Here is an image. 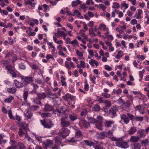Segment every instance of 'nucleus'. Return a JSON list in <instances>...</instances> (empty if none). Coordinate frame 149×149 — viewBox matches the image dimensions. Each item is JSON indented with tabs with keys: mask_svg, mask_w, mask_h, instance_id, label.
Returning a JSON list of instances; mask_svg holds the SVG:
<instances>
[{
	"mask_svg": "<svg viewBox=\"0 0 149 149\" xmlns=\"http://www.w3.org/2000/svg\"><path fill=\"white\" fill-rule=\"evenodd\" d=\"M121 120L126 124H128L130 122V120H133L134 116L129 113H127V115L124 113H121L120 115Z\"/></svg>",
	"mask_w": 149,
	"mask_h": 149,
	"instance_id": "1",
	"label": "nucleus"
},
{
	"mask_svg": "<svg viewBox=\"0 0 149 149\" xmlns=\"http://www.w3.org/2000/svg\"><path fill=\"white\" fill-rule=\"evenodd\" d=\"M60 124L63 127H67L70 126L71 124L70 121L68 119V115H66L65 117H62L60 119Z\"/></svg>",
	"mask_w": 149,
	"mask_h": 149,
	"instance_id": "2",
	"label": "nucleus"
},
{
	"mask_svg": "<svg viewBox=\"0 0 149 149\" xmlns=\"http://www.w3.org/2000/svg\"><path fill=\"white\" fill-rule=\"evenodd\" d=\"M5 68L7 70L8 74H10L13 78H16L17 75L14 70V67L11 65H7L5 66Z\"/></svg>",
	"mask_w": 149,
	"mask_h": 149,
	"instance_id": "3",
	"label": "nucleus"
},
{
	"mask_svg": "<svg viewBox=\"0 0 149 149\" xmlns=\"http://www.w3.org/2000/svg\"><path fill=\"white\" fill-rule=\"evenodd\" d=\"M118 109L116 106H113L109 109V114L112 118H114L117 116Z\"/></svg>",
	"mask_w": 149,
	"mask_h": 149,
	"instance_id": "4",
	"label": "nucleus"
},
{
	"mask_svg": "<svg viewBox=\"0 0 149 149\" xmlns=\"http://www.w3.org/2000/svg\"><path fill=\"white\" fill-rule=\"evenodd\" d=\"M70 133V131L66 127H62L60 130L58 134L60 137L65 138L68 136Z\"/></svg>",
	"mask_w": 149,
	"mask_h": 149,
	"instance_id": "5",
	"label": "nucleus"
},
{
	"mask_svg": "<svg viewBox=\"0 0 149 149\" xmlns=\"http://www.w3.org/2000/svg\"><path fill=\"white\" fill-rule=\"evenodd\" d=\"M40 121L41 124L44 126L45 128H50L54 125L52 122L50 120H48L46 121L40 120Z\"/></svg>",
	"mask_w": 149,
	"mask_h": 149,
	"instance_id": "6",
	"label": "nucleus"
},
{
	"mask_svg": "<svg viewBox=\"0 0 149 149\" xmlns=\"http://www.w3.org/2000/svg\"><path fill=\"white\" fill-rule=\"evenodd\" d=\"M20 78L21 80L23 81L22 83L24 84H28L34 81L33 77H25L21 75Z\"/></svg>",
	"mask_w": 149,
	"mask_h": 149,
	"instance_id": "7",
	"label": "nucleus"
},
{
	"mask_svg": "<svg viewBox=\"0 0 149 149\" xmlns=\"http://www.w3.org/2000/svg\"><path fill=\"white\" fill-rule=\"evenodd\" d=\"M79 125L80 127L82 128H87L90 126V123L84 120H80Z\"/></svg>",
	"mask_w": 149,
	"mask_h": 149,
	"instance_id": "8",
	"label": "nucleus"
},
{
	"mask_svg": "<svg viewBox=\"0 0 149 149\" xmlns=\"http://www.w3.org/2000/svg\"><path fill=\"white\" fill-rule=\"evenodd\" d=\"M123 139L121 138V141L116 143V146L121 148H128L129 146L127 142L123 141Z\"/></svg>",
	"mask_w": 149,
	"mask_h": 149,
	"instance_id": "9",
	"label": "nucleus"
},
{
	"mask_svg": "<svg viewBox=\"0 0 149 149\" xmlns=\"http://www.w3.org/2000/svg\"><path fill=\"white\" fill-rule=\"evenodd\" d=\"M131 104L129 100L127 101L126 102L124 103L121 106V108L123 110L128 111L130 110V107Z\"/></svg>",
	"mask_w": 149,
	"mask_h": 149,
	"instance_id": "10",
	"label": "nucleus"
},
{
	"mask_svg": "<svg viewBox=\"0 0 149 149\" xmlns=\"http://www.w3.org/2000/svg\"><path fill=\"white\" fill-rule=\"evenodd\" d=\"M65 66L68 70H71V68H75L73 63L72 61H65Z\"/></svg>",
	"mask_w": 149,
	"mask_h": 149,
	"instance_id": "11",
	"label": "nucleus"
},
{
	"mask_svg": "<svg viewBox=\"0 0 149 149\" xmlns=\"http://www.w3.org/2000/svg\"><path fill=\"white\" fill-rule=\"evenodd\" d=\"M61 137L56 136L55 139V144L54 146V148L55 149H57L58 146H60L61 143V141L60 138Z\"/></svg>",
	"mask_w": 149,
	"mask_h": 149,
	"instance_id": "12",
	"label": "nucleus"
},
{
	"mask_svg": "<svg viewBox=\"0 0 149 149\" xmlns=\"http://www.w3.org/2000/svg\"><path fill=\"white\" fill-rule=\"evenodd\" d=\"M53 144V141L52 140L47 139L43 142V145L46 147H51Z\"/></svg>",
	"mask_w": 149,
	"mask_h": 149,
	"instance_id": "13",
	"label": "nucleus"
},
{
	"mask_svg": "<svg viewBox=\"0 0 149 149\" xmlns=\"http://www.w3.org/2000/svg\"><path fill=\"white\" fill-rule=\"evenodd\" d=\"M115 123V122L113 120H105L104 124L105 127L109 128L111 127Z\"/></svg>",
	"mask_w": 149,
	"mask_h": 149,
	"instance_id": "14",
	"label": "nucleus"
},
{
	"mask_svg": "<svg viewBox=\"0 0 149 149\" xmlns=\"http://www.w3.org/2000/svg\"><path fill=\"white\" fill-rule=\"evenodd\" d=\"M146 132L143 129H140L137 131V133L140 136V138H144L146 135Z\"/></svg>",
	"mask_w": 149,
	"mask_h": 149,
	"instance_id": "15",
	"label": "nucleus"
},
{
	"mask_svg": "<svg viewBox=\"0 0 149 149\" xmlns=\"http://www.w3.org/2000/svg\"><path fill=\"white\" fill-rule=\"evenodd\" d=\"M24 83L19 82L16 79H15L14 81V84L15 86L17 88H19L23 87L24 86Z\"/></svg>",
	"mask_w": 149,
	"mask_h": 149,
	"instance_id": "16",
	"label": "nucleus"
},
{
	"mask_svg": "<svg viewBox=\"0 0 149 149\" xmlns=\"http://www.w3.org/2000/svg\"><path fill=\"white\" fill-rule=\"evenodd\" d=\"M26 147L24 144L21 142H18L15 146V149H25Z\"/></svg>",
	"mask_w": 149,
	"mask_h": 149,
	"instance_id": "17",
	"label": "nucleus"
},
{
	"mask_svg": "<svg viewBox=\"0 0 149 149\" xmlns=\"http://www.w3.org/2000/svg\"><path fill=\"white\" fill-rule=\"evenodd\" d=\"M54 109V107L48 104L45 105L44 110L45 111H51Z\"/></svg>",
	"mask_w": 149,
	"mask_h": 149,
	"instance_id": "18",
	"label": "nucleus"
},
{
	"mask_svg": "<svg viewBox=\"0 0 149 149\" xmlns=\"http://www.w3.org/2000/svg\"><path fill=\"white\" fill-rule=\"evenodd\" d=\"M68 118L71 121H73L77 120L78 118V116L74 113H72L69 115Z\"/></svg>",
	"mask_w": 149,
	"mask_h": 149,
	"instance_id": "19",
	"label": "nucleus"
},
{
	"mask_svg": "<svg viewBox=\"0 0 149 149\" xmlns=\"http://www.w3.org/2000/svg\"><path fill=\"white\" fill-rule=\"evenodd\" d=\"M141 108L140 105H136L134 107L135 110L138 111L140 113L143 114L145 113V111L144 109H142Z\"/></svg>",
	"mask_w": 149,
	"mask_h": 149,
	"instance_id": "20",
	"label": "nucleus"
},
{
	"mask_svg": "<svg viewBox=\"0 0 149 149\" xmlns=\"http://www.w3.org/2000/svg\"><path fill=\"white\" fill-rule=\"evenodd\" d=\"M38 98L39 99L42 100L44 99L46 97V95L44 93H40L37 94Z\"/></svg>",
	"mask_w": 149,
	"mask_h": 149,
	"instance_id": "21",
	"label": "nucleus"
},
{
	"mask_svg": "<svg viewBox=\"0 0 149 149\" xmlns=\"http://www.w3.org/2000/svg\"><path fill=\"white\" fill-rule=\"evenodd\" d=\"M47 96L49 98H51L52 99L58 98L57 95L55 93H52L51 92H49L48 93Z\"/></svg>",
	"mask_w": 149,
	"mask_h": 149,
	"instance_id": "22",
	"label": "nucleus"
},
{
	"mask_svg": "<svg viewBox=\"0 0 149 149\" xmlns=\"http://www.w3.org/2000/svg\"><path fill=\"white\" fill-rule=\"evenodd\" d=\"M33 116V113L28 110L25 113V116L26 119H30Z\"/></svg>",
	"mask_w": 149,
	"mask_h": 149,
	"instance_id": "23",
	"label": "nucleus"
},
{
	"mask_svg": "<svg viewBox=\"0 0 149 149\" xmlns=\"http://www.w3.org/2000/svg\"><path fill=\"white\" fill-rule=\"evenodd\" d=\"M113 129H112L111 130H109L107 132H105V137H111V136H113Z\"/></svg>",
	"mask_w": 149,
	"mask_h": 149,
	"instance_id": "24",
	"label": "nucleus"
},
{
	"mask_svg": "<svg viewBox=\"0 0 149 149\" xmlns=\"http://www.w3.org/2000/svg\"><path fill=\"white\" fill-rule=\"evenodd\" d=\"M99 29L100 30H102L104 31H107L108 28L106 26V25L103 24H100L99 25Z\"/></svg>",
	"mask_w": 149,
	"mask_h": 149,
	"instance_id": "25",
	"label": "nucleus"
},
{
	"mask_svg": "<svg viewBox=\"0 0 149 149\" xmlns=\"http://www.w3.org/2000/svg\"><path fill=\"white\" fill-rule=\"evenodd\" d=\"M82 136L81 131L79 130H77L75 132V137L77 139H81Z\"/></svg>",
	"mask_w": 149,
	"mask_h": 149,
	"instance_id": "26",
	"label": "nucleus"
},
{
	"mask_svg": "<svg viewBox=\"0 0 149 149\" xmlns=\"http://www.w3.org/2000/svg\"><path fill=\"white\" fill-rule=\"evenodd\" d=\"M63 98L65 100H68V99H70V100H73L72 97L71 95V94L69 93H67L63 97Z\"/></svg>",
	"mask_w": 149,
	"mask_h": 149,
	"instance_id": "27",
	"label": "nucleus"
},
{
	"mask_svg": "<svg viewBox=\"0 0 149 149\" xmlns=\"http://www.w3.org/2000/svg\"><path fill=\"white\" fill-rule=\"evenodd\" d=\"M17 91V89L15 87L9 88L7 89V91L10 93L14 94Z\"/></svg>",
	"mask_w": 149,
	"mask_h": 149,
	"instance_id": "28",
	"label": "nucleus"
},
{
	"mask_svg": "<svg viewBox=\"0 0 149 149\" xmlns=\"http://www.w3.org/2000/svg\"><path fill=\"white\" fill-rule=\"evenodd\" d=\"M39 108V106L37 105H32L28 109L29 111L37 110Z\"/></svg>",
	"mask_w": 149,
	"mask_h": 149,
	"instance_id": "29",
	"label": "nucleus"
},
{
	"mask_svg": "<svg viewBox=\"0 0 149 149\" xmlns=\"http://www.w3.org/2000/svg\"><path fill=\"white\" fill-rule=\"evenodd\" d=\"M140 138L138 136H132L130 138V140L132 142H136Z\"/></svg>",
	"mask_w": 149,
	"mask_h": 149,
	"instance_id": "30",
	"label": "nucleus"
},
{
	"mask_svg": "<svg viewBox=\"0 0 149 149\" xmlns=\"http://www.w3.org/2000/svg\"><path fill=\"white\" fill-rule=\"evenodd\" d=\"M136 130H137L136 127H132L128 131V132L130 134H133L136 131Z\"/></svg>",
	"mask_w": 149,
	"mask_h": 149,
	"instance_id": "31",
	"label": "nucleus"
},
{
	"mask_svg": "<svg viewBox=\"0 0 149 149\" xmlns=\"http://www.w3.org/2000/svg\"><path fill=\"white\" fill-rule=\"evenodd\" d=\"M84 142L86 145L90 146H93L95 143L91 141L87 140H85Z\"/></svg>",
	"mask_w": 149,
	"mask_h": 149,
	"instance_id": "32",
	"label": "nucleus"
},
{
	"mask_svg": "<svg viewBox=\"0 0 149 149\" xmlns=\"http://www.w3.org/2000/svg\"><path fill=\"white\" fill-rule=\"evenodd\" d=\"M81 2L79 0L74 1L72 3V7L77 6L79 4H81Z\"/></svg>",
	"mask_w": 149,
	"mask_h": 149,
	"instance_id": "33",
	"label": "nucleus"
},
{
	"mask_svg": "<svg viewBox=\"0 0 149 149\" xmlns=\"http://www.w3.org/2000/svg\"><path fill=\"white\" fill-rule=\"evenodd\" d=\"M76 53L77 55L78 56L79 59H84L83 53L81 52L79 50H77L76 51Z\"/></svg>",
	"mask_w": 149,
	"mask_h": 149,
	"instance_id": "34",
	"label": "nucleus"
},
{
	"mask_svg": "<svg viewBox=\"0 0 149 149\" xmlns=\"http://www.w3.org/2000/svg\"><path fill=\"white\" fill-rule=\"evenodd\" d=\"M123 52L122 51H119L118 52V54L115 57L116 59H120L123 56Z\"/></svg>",
	"mask_w": 149,
	"mask_h": 149,
	"instance_id": "35",
	"label": "nucleus"
},
{
	"mask_svg": "<svg viewBox=\"0 0 149 149\" xmlns=\"http://www.w3.org/2000/svg\"><path fill=\"white\" fill-rule=\"evenodd\" d=\"M41 116L43 118H47L51 116V114L49 113H43L41 114Z\"/></svg>",
	"mask_w": 149,
	"mask_h": 149,
	"instance_id": "36",
	"label": "nucleus"
},
{
	"mask_svg": "<svg viewBox=\"0 0 149 149\" xmlns=\"http://www.w3.org/2000/svg\"><path fill=\"white\" fill-rule=\"evenodd\" d=\"M14 99V97L13 96H10L7 98L5 99L4 102H8L10 103Z\"/></svg>",
	"mask_w": 149,
	"mask_h": 149,
	"instance_id": "37",
	"label": "nucleus"
},
{
	"mask_svg": "<svg viewBox=\"0 0 149 149\" xmlns=\"http://www.w3.org/2000/svg\"><path fill=\"white\" fill-rule=\"evenodd\" d=\"M35 82L39 84H42L43 85H44V82L39 78L36 79L35 80Z\"/></svg>",
	"mask_w": 149,
	"mask_h": 149,
	"instance_id": "38",
	"label": "nucleus"
},
{
	"mask_svg": "<svg viewBox=\"0 0 149 149\" xmlns=\"http://www.w3.org/2000/svg\"><path fill=\"white\" fill-rule=\"evenodd\" d=\"M88 119L90 122L92 123H97L98 121L97 120L92 117H89L88 118Z\"/></svg>",
	"mask_w": 149,
	"mask_h": 149,
	"instance_id": "39",
	"label": "nucleus"
},
{
	"mask_svg": "<svg viewBox=\"0 0 149 149\" xmlns=\"http://www.w3.org/2000/svg\"><path fill=\"white\" fill-rule=\"evenodd\" d=\"M28 91H24V93L23 94V98L24 101L25 102L27 101V99L28 96Z\"/></svg>",
	"mask_w": 149,
	"mask_h": 149,
	"instance_id": "40",
	"label": "nucleus"
},
{
	"mask_svg": "<svg viewBox=\"0 0 149 149\" xmlns=\"http://www.w3.org/2000/svg\"><path fill=\"white\" fill-rule=\"evenodd\" d=\"M56 34H58V36H66L67 35L63 31H57V32L56 33H55V35L56 36Z\"/></svg>",
	"mask_w": 149,
	"mask_h": 149,
	"instance_id": "41",
	"label": "nucleus"
},
{
	"mask_svg": "<svg viewBox=\"0 0 149 149\" xmlns=\"http://www.w3.org/2000/svg\"><path fill=\"white\" fill-rule=\"evenodd\" d=\"M69 43L70 44L73 45L74 46H75L77 45L78 44V42L76 39H75L74 40L70 41Z\"/></svg>",
	"mask_w": 149,
	"mask_h": 149,
	"instance_id": "42",
	"label": "nucleus"
},
{
	"mask_svg": "<svg viewBox=\"0 0 149 149\" xmlns=\"http://www.w3.org/2000/svg\"><path fill=\"white\" fill-rule=\"evenodd\" d=\"M110 138L112 141H116V143H117V142H118L119 141H120L121 140V138H117L114 137H110Z\"/></svg>",
	"mask_w": 149,
	"mask_h": 149,
	"instance_id": "43",
	"label": "nucleus"
},
{
	"mask_svg": "<svg viewBox=\"0 0 149 149\" xmlns=\"http://www.w3.org/2000/svg\"><path fill=\"white\" fill-rule=\"evenodd\" d=\"M40 100L38 98H36L34 99L33 102L36 104H41V102Z\"/></svg>",
	"mask_w": 149,
	"mask_h": 149,
	"instance_id": "44",
	"label": "nucleus"
},
{
	"mask_svg": "<svg viewBox=\"0 0 149 149\" xmlns=\"http://www.w3.org/2000/svg\"><path fill=\"white\" fill-rule=\"evenodd\" d=\"M61 111L59 110L58 108L56 110L54 111V113L56 114H57L58 116H59L62 114L61 113Z\"/></svg>",
	"mask_w": 149,
	"mask_h": 149,
	"instance_id": "45",
	"label": "nucleus"
},
{
	"mask_svg": "<svg viewBox=\"0 0 149 149\" xmlns=\"http://www.w3.org/2000/svg\"><path fill=\"white\" fill-rule=\"evenodd\" d=\"M100 109V107L97 104L95 105L93 108V110L95 111H99Z\"/></svg>",
	"mask_w": 149,
	"mask_h": 149,
	"instance_id": "46",
	"label": "nucleus"
},
{
	"mask_svg": "<svg viewBox=\"0 0 149 149\" xmlns=\"http://www.w3.org/2000/svg\"><path fill=\"white\" fill-rule=\"evenodd\" d=\"M113 92L115 93L117 95L120 94L122 92V90L120 88H118L117 90L114 89Z\"/></svg>",
	"mask_w": 149,
	"mask_h": 149,
	"instance_id": "47",
	"label": "nucleus"
},
{
	"mask_svg": "<svg viewBox=\"0 0 149 149\" xmlns=\"http://www.w3.org/2000/svg\"><path fill=\"white\" fill-rule=\"evenodd\" d=\"M143 117L137 116L135 117L134 116V120H135L136 121H142L143 120Z\"/></svg>",
	"mask_w": 149,
	"mask_h": 149,
	"instance_id": "48",
	"label": "nucleus"
},
{
	"mask_svg": "<svg viewBox=\"0 0 149 149\" xmlns=\"http://www.w3.org/2000/svg\"><path fill=\"white\" fill-rule=\"evenodd\" d=\"M104 103L105 104L106 107H109L111 106V102L110 101L107 100L104 101Z\"/></svg>",
	"mask_w": 149,
	"mask_h": 149,
	"instance_id": "49",
	"label": "nucleus"
},
{
	"mask_svg": "<svg viewBox=\"0 0 149 149\" xmlns=\"http://www.w3.org/2000/svg\"><path fill=\"white\" fill-rule=\"evenodd\" d=\"M19 68L21 69L25 70L26 68V65L23 63H21L19 64Z\"/></svg>",
	"mask_w": 149,
	"mask_h": 149,
	"instance_id": "50",
	"label": "nucleus"
},
{
	"mask_svg": "<svg viewBox=\"0 0 149 149\" xmlns=\"http://www.w3.org/2000/svg\"><path fill=\"white\" fill-rule=\"evenodd\" d=\"M10 144L11 145V146H12L13 147V148H15L16 146H14V145L16 143V141L14 140V139H10Z\"/></svg>",
	"mask_w": 149,
	"mask_h": 149,
	"instance_id": "51",
	"label": "nucleus"
},
{
	"mask_svg": "<svg viewBox=\"0 0 149 149\" xmlns=\"http://www.w3.org/2000/svg\"><path fill=\"white\" fill-rule=\"evenodd\" d=\"M93 147L95 149H103L102 147L100 146V145H97L96 143H95Z\"/></svg>",
	"mask_w": 149,
	"mask_h": 149,
	"instance_id": "52",
	"label": "nucleus"
},
{
	"mask_svg": "<svg viewBox=\"0 0 149 149\" xmlns=\"http://www.w3.org/2000/svg\"><path fill=\"white\" fill-rule=\"evenodd\" d=\"M93 29V28L92 29H89V34L91 35H92L91 37H95L96 35L94 32L92 30Z\"/></svg>",
	"mask_w": 149,
	"mask_h": 149,
	"instance_id": "53",
	"label": "nucleus"
},
{
	"mask_svg": "<svg viewBox=\"0 0 149 149\" xmlns=\"http://www.w3.org/2000/svg\"><path fill=\"white\" fill-rule=\"evenodd\" d=\"M149 143V141L148 140L146 139L144 140H142L141 142V143L143 145H146L147 144Z\"/></svg>",
	"mask_w": 149,
	"mask_h": 149,
	"instance_id": "54",
	"label": "nucleus"
},
{
	"mask_svg": "<svg viewBox=\"0 0 149 149\" xmlns=\"http://www.w3.org/2000/svg\"><path fill=\"white\" fill-rule=\"evenodd\" d=\"M87 111L85 109H83L81 112V116H85L87 115Z\"/></svg>",
	"mask_w": 149,
	"mask_h": 149,
	"instance_id": "55",
	"label": "nucleus"
},
{
	"mask_svg": "<svg viewBox=\"0 0 149 149\" xmlns=\"http://www.w3.org/2000/svg\"><path fill=\"white\" fill-rule=\"evenodd\" d=\"M120 5L117 3L115 2L113 3V5L112 6V8H114L118 9L120 7Z\"/></svg>",
	"mask_w": 149,
	"mask_h": 149,
	"instance_id": "56",
	"label": "nucleus"
},
{
	"mask_svg": "<svg viewBox=\"0 0 149 149\" xmlns=\"http://www.w3.org/2000/svg\"><path fill=\"white\" fill-rule=\"evenodd\" d=\"M31 85L33 86L34 89L37 90L39 87V86L37 84L34 83H32Z\"/></svg>",
	"mask_w": 149,
	"mask_h": 149,
	"instance_id": "57",
	"label": "nucleus"
},
{
	"mask_svg": "<svg viewBox=\"0 0 149 149\" xmlns=\"http://www.w3.org/2000/svg\"><path fill=\"white\" fill-rule=\"evenodd\" d=\"M141 147V145L140 143H136L134 144V148L135 149H140Z\"/></svg>",
	"mask_w": 149,
	"mask_h": 149,
	"instance_id": "58",
	"label": "nucleus"
},
{
	"mask_svg": "<svg viewBox=\"0 0 149 149\" xmlns=\"http://www.w3.org/2000/svg\"><path fill=\"white\" fill-rule=\"evenodd\" d=\"M80 62V65L81 66L82 68H84L86 67V63L84 61H81Z\"/></svg>",
	"mask_w": 149,
	"mask_h": 149,
	"instance_id": "59",
	"label": "nucleus"
},
{
	"mask_svg": "<svg viewBox=\"0 0 149 149\" xmlns=\"http://www.w3.org/2000/svg\"><path fill=\"white\" fill-rule=\"evenodd\" d=\"M127 97L128 99L132 103L133 101L134 100L133 97L132 95H129L127 96Z\"/></svg>",
	"mask_w": 149,
	"mask_h": 149,
	"instance_id": "60",
	"label": "nucleus"
},
{
	"mask_svg": "<svg viewBox=\"0 0 149 149\" xmlns=\"http://www.w3.org/2000/svg\"><path fill=\"white\" fill-rule=\"evenodd\" d=\"M31 68L34 70H38L40 69L39 68V66L37 65L36 64H33L31 66Z\"/></svg>",
	"mask_w": 149,
	"mask_h": 149,
	"instance_id": "61",
	"label": "nucleus"
},
{
	"mask_svg": "<svg viewBox=\"0 0 149 149\" xmlns=\"http://www.w3.org/2000/svg\"><path fill=\"white\" fill-rule=\"evenodd\" d=\"M58 53L59 55H62L64 57H66L67 56L61 50H60L58 52Z\"/></svg>",
	"mask_w": 149,
	"mask_h": 149,
	"instance_id": "62",
	"label": "nucleus"
},
{
	"mask_svg": "<svg viewBox=\"0 0 149 149\" xmlns=\"http://www.w3.org/2000/svg\"><path fill=\"white\" fill-rule=\"evenodd\" d=\"M102 95L106 98H109L110 97V94L107 93H102Z\"/></svg>",
	"mask_w": 149,
	"mask_h": 149,
	"instance_id": "63",
	"label": "nucleus"
},
{
	"mask_svg": "<svg viewBox=\"0 0 149 149\" xmlns=\"http://www.w3.org/2000/svg\"><path fill=\"white\" fill-rule=\"evenodd\" d=\"M46 58L47 60H49L50 58H51L53 59H54V58L53 56L51 54H47L46 56Z\"/></svg>",
	"mask_w": 149,
	"mask_h": 149,
	"instance_id": "64",
	"label": "nucleus"
}]
</instances>
